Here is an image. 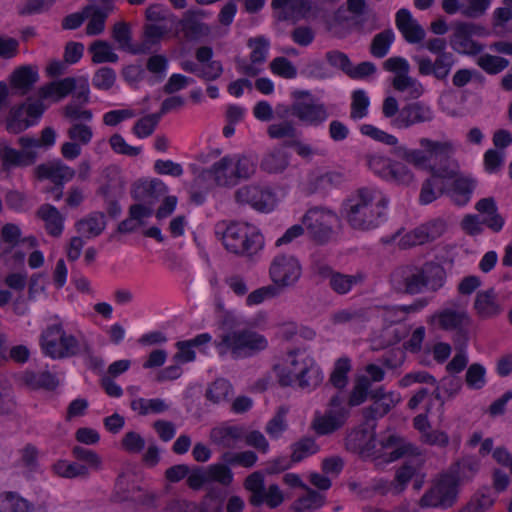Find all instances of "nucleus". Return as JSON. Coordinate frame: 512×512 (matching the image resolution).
<instances>
[{
  "label": "nucleus",
  "mask_w": 512,
  "mask_h": 512,
  "mask_svg": "<svg viewBox=\"0 0 512 512\" xmlns=\"http://www.w3.org/2000/svg\"><path fill=\"white\" fill-rule=\"evenodd\" d=\"M166 34V28L155 24H146L144 26L143 40L136 45L135 49H131L134 55L150 54L153 48L157 46Z\"/></svg>",
  "instance_id": "obj_31"
},
{
  "label": "nucleus",
  "mask_w": 512,
  "mask_h": 512,
  "mask_svg": "<svg viewBox=\"0 0 512 512\" xmlns=\"http://www.w3.org/2000/svg\"><path fill=\"white\" fill-rule=\"evenodd\" d=\"M46 107L41 100L31 103L23 102L13 106L6 118V129L12 134H19L36 124Z\"/></svg>",
  "instance_id": "obj_12"
},
{
  "label": "nucleus",
  "mask_w": 512,
  "mask_h": 512,
  "mask_svg": "<svg viewBox=\"0 0 512 512\" xmlns=\"http://www.w3.org/2000/svg\"><path fill=\"white\" fill-rule=\"evenodd\" d=\"M273 284L282 291L283 288L293 286L301 277L302 267L299 260L292 255L276 256L269 269Z\"/></svg>",
  "instance_id": "obj_13"
},
{
  "label": "nucleus",
  "mask_w": 512,
  "mask_h": 512,
  "mask_svg": "<svg viewBox=\"0 0 512 512\" xmlns=\"http://www.w3.org/2000/svg\"><path fill=\"white\" fill-rule=\"evenodd\" d=\"M496 495L491 487L482 486L471 497L470 501L462 508L461 512H484L493 506Z\"/></svg>",
  "instance_id": "obj_33"
},
{
  "label": "nucleus",
  "mask_w": 512,
  "mask_h": 512,
  "mask_svg": "<svg viewBox=\"0 0 512 512\" xmlns=\"http://www.w3.org/2000/svg\"><path fill=\"white\" fill-rule=\"evenodd\" d=\"M392 404H386V401L373 400V403L362 409V416L366 425L371 421L375 422L390 412Z\"/></svg>",
  "instance_id": "obj_64"
},
{
  "label": "nucleus",
  "mask_w": 512,
  "mask_h": 512,
  "mask_svg": "<svg viewBox=\"0 0 512 512\" xmlns=\"http://www.w3.org/2000/svg\"><path fill=\"white\" fill-rule=\"evenodd\" d=\"M296 380L301 389H314L323 381V373L312 359L306 358L301 363Z\"/></svg>",
  "instance_id": "obj_27"
},
{
  "label": "nucleus",
  "mask_w": 512,
  "mask_h": 512,
  "mask_svg": "<svg viewBox=\"0 0 512 512\" xmlns=\"http://www.w3.org/2000/svg\"><path fill=\"white\" fill-rule=\"evenodd\" d=\"M225 248L242 256H252L264 246V237L254 226L247 223H232L223 232Z\"/></svg>",
  "instance_id": "obj_5"
},
{
  "label": "nucleus",
  "mask_w": 512,
  "mask_h": 512,
  "mask_svg": "<svg viewBox=\"0 0 512 512\" xmlns=\"http://www.w3.org/2000/svg\"><path fill=\"white\" fill-rule=\"evenodd\" d=\"M364 276L361 273L356 275H347L340 272H334L329 279L330 288L339 295L347 294L354 285L362 283Z\"/></svg>",
  "instance_id": "obj_40"
},
{
  "label": "nucleus",
  "mask_w": 512,
  "mask_h": 512,
  "mask_svg": "<svg viewBox=\"0 0 512 512\" xmlns=\"http://www.w3.org/2000/svg\"><path fill=\"white\" fill-rule=\"evenodd\" d=\"M384 179L398 185H409L413 179V173L402 163L392 162Z\"/></svg>",
  "instance_id": "obj_54"
},
{
  "label": "nucleus",
  "mask_w": 512,
  "mask_h": 512,
  "mask_svg": "<svg viewBox=\"0 0 512 512\" xmlns=\"http://www.w3.org/2000/svg\"><path fill=\"white\" fill-rule=\"evenodd\" d=\"M420 145L430 154L433 164L425 166L432 178L452 179L458 175L459 166L452 158L454 147L451 142L433 141L428 138L420 139Z\"/></svg>",
  "instance_id": "obj_6"
},
{
  "label": "nucleus",
  "mask_w": 512,
  "mask_h": 512,
  "mask_svg": "<svg viewBox=\"0 0 512 512\" xmlns=\"http://www.w3.org/2000/svg\"><path fill=\"white\" fill-rule=\"evenodd\" d=\"M270 198V192L253 185L243 186L235 192V199L238 203L249 204L254 209L261 212L269 210L268 201Z\"/></svg>",
  "instance_id": "obj_20"
},
{
  "label": "nucleus",
  "mask_w": 512,
  "mask_h": 512,
  "mask_svg": "<svg viewBox=\"0 0 512 512\" xmlns=\"http://www.w3.org/2000/svg\"><path fill=\"white\" fill-rule=\"evenodd\" d=\"M103 212L95 211L81 218L75 223V229L86 238L99 236L106 228V219Z\"/></svg>",
  "instance_id": "obj_29"
},
{
  "label": "nucleus",
  "mask_w": 512,
  "mask_h": 512,
  "mask_svg": "<svg viewBox=\"0 0 512 512\" xmlns=\"http://www.w3.org/2000/svg\"><path fill=\"white\" fill-rule=\"evenodd\" d=\"M414 61L418 64L419 74L422 76H433L438 81H446L456 58L452 53L436 55L434 61L429 57L415 56Z\"/></svg>",
  "instance_id": "obj_14"
},
{
  "label": "nucleus",
  "mask_w": 512,
  "mask_h": 512,
  "mask_svg": "<svg viewBox=\"0 0 512 512\" xmlns=\"http://www.w3.org/2000/svg\"><path fill=\"white\" fill-rule=\"evenodd\" d=\"M396 26L404 39L410 43H419L425 38V30L413 19L408 9L402 8L396 13Z\"/></svg>",
  "instance_id": "obj_19"
},
{
  "label": "nucleus",
  "mask_w": 512,
  "mask_h": 512,
  "mask_svg": "<svg viewBox=\"0 0 512 512\" xmlns=\"http://www.w3.org/2000/svg\"><path fill=\"white\" fill-rule=\"evenodd\" d=\"M167 191L168 187L160 179L154 178L150 181L139 180L133 184L131 196L135 201L152 206L161 196L165 195Z\"/></svg>",
  "instance_id": "obj_16"
},
{
  "label": "nucleus",
  "mask_w": 512,
  "mask_h": 512,
  "mask_svg": "<svg viewBox=\"0 0 512 512\" xmlns=\"http://www.w3.org/2000/svg\"><path fill=\"white\" fill-rule=\"evenodd\" d=\"M351 369L350 360L348 358H339L330 375L329 382L337 389H343L348 383V372Z\"/></svg>",
  "instance_id": "obj_57"
},
{
  "label": "nucleus",
  "mask_w": 512,
  "mask_h": 512,
  "mask_svg": "<svg viewBox=\"0 0 512 512\" xmlns=\"http://www.w3.org/2000/svg\"><path fill=\"white\" fill-rule=\"evenodd\" d=\"M38 179H49L53 184H64L74 178L76 171L61 160L40 164L35 169Z\"/></svg>",
  "instance_id": "obj_18"
},
{
  "label": "nucleus",
  "mask_w": 512,
  "mask_h": 512,
  "mask_svg": "<svg viewBox=\"0 0 512 512\" xmlns=\"http://www.w3.org/2000/svg\"><path fill=\"white\" fill-rule=\"evenodd\" d=\"M220 328L223 333L214 341L220 356L229 353L234 360L246 359L258 355L268 347L264 335L252 328L240 327V322L232 312H224Z\"/></svg>",
  "instance_id": "obj_1"
},
{
  "label": "nucleus",
  "mask_w": 512,
  "mask_h": 512,
  "mask_svg": "<svg viewBox=\"0 0 512 512\" xmlns=\"http://www.w3.org/2000/svg\"><path fill=\"white\" fill-rule=\"evenodd\" d=\"M232 392V385L223 378L216 379L206 390V398L214 404L228 398Z\"/></svg>",
  "instance_id": "obj_53"
},
{
  "label": "nucleus",
  "mask_w": 512,
  "mask_h": 512,
  "mask_svg": "<svg viewBox=\"0 0 512 512\" xmlns=\"http://www.w3.org/2000/svg\"><path fill=\"white\" fill-rule=\"evenodd\" d=\"M337 222V215L322 207L310 208L302 217L309 238L318 245H325L333 239Z\"/></svg>",
  "instance_id": "obj_9"
},
{
  "label": "nucleus",
  "mask_w": 512,
  "mask_h": 512,
  "mask_svg": "<svg viewBox=\"0 0 512 512\" xmlns=\"http://www.w3.org/2000/svg\"><path fill=\"white\" fill-rule=\"evenodd\" d=\"M293 117L306 126L318 127L329 117L326 106L317 102L308 90H294L291 93Z\"/></svg>",
  "instance_id": "obj_10"
},
{
  "label": "nucleus",
  "mask_w": 512,
  "mask_h": 512,
  "mask_svg": "<svg viewBox=\"0 0 512 512\" xmlns=\"http://www.w3.org/2000/svg\"><path fill=\"white\" fill-rule=\"evenodd\" d=\"M247 46L252 48L250 60L252 64H262L266 61L268 49L270 46L269 40L264 36H257L250 38L247 41Z\"/></svg>",
  "instance_id": "obj_55"
},
{
  "label": "nucleus",
  "mask_w": 512,
  "mask_h": 512,
  "mask_svg": "<svg viewBox=\"0 0 512 512\" xmlns=\"http://www.w3.org/2000/svg\"><path fill=\"white\" fill-rule=\"evenodd\" d=\"M395 39L392 29L388 28L376 34L370 44V53L376 58L385 57Z\"/></svg>",
  "instance_id": "obj_43"
},
{
  "label": "nucleus",
  "mask_w": 512,
  "mask_h": 512,
  "mask_svg": "<svg viewBox=\"0 0 512 512\" xmlns=\"http://www.w3.org/2000/svg\"><path fill=\"white\" fill-rule=\"evenodd\" d=\"M280 8L283 9L284 14L282 19L299 20L309 17L312 6L310 0H292L286 6Z\"/></svg>",
  "instance_id": "obj_49"
},
{
  "label": "nucleus",
  "mask_w": 512,
  "mask_h": 512,
  "mask_svg": "<svg viewBox=\"0 0 512 512\" xmlns=\"http://www.w3.org/2000/svg\"><path fill=\"white\" fill-rule=\"evenodd\" d=\"M477 65L486 73L494 75L507 68L509 60L500 56L484 54L478 58Z\"/></svg>",
  "instance_id": "obj_59"
},
{
  "label": "nucleus",
  "mask_w": 512,
  "mask_h": 512,
  "mask_svg": "<svg viewBox=\"0 0 512 512\" xmlns=\"http://www.w3.org/2000/svg\"><path fill=\"white\" fill-rule=\"evenodd\" d=\"M160 121V114L153 113L140 118L133 126V133L138 138L150 136Z\"/></svg>",
  "instance_id": "obj_62"
},
{
  "label": "nucleus",
  "mask_w": 512,
  "mask_h": 512,
  "mask_svg": "<svg viewBox=\"0 0 512 512\" xmlns=\"http://www.w3.org/2000/svg\"><path fill=\"white\" fill-rule=\"evenodd\" d=\"M97 2L98 0H90V4L85 6L91 7L88 17L90 21L86 26V33L92 36L99 35L104 31L105 21L114 9V4H110L108 0L99 2L100 5Z\"/></svg>",
  "instance_id": "obj_21"
},
{
  "label": "nucleus",
  "mask_w": 512,
  "mask_h": 512,
  "mask_svg": "<svg viewBox=\"0 0 512 512\" xmlns=\"http://www.w3.org/2000/svg\"><path fill=\"white\" fill-rule=\"evenodd\" d=\"M460 481V475H455L451 471L441 476L436 487L439 489V494H441L442 508H449L454 505L458 497Z\"/></svg>",
  "instance_id": "obj_25"
},
{
  "label": "nucleus",
  "mask_w": 512,
  "mask_h": 512,
  "mask_svg": "<svg viewBox=\"0 0 512 512\" xmlns=\"http://www.w3.org/2000/svg\"><path fill=\"white\" fill-rule=\"evenodd\" d=\"M211 439L225 448H234L238 441L244 439L245 427L240 425L217 427L211 430Z\"/></svg>",
  "instance_id": "obj_30"
},
{
  "label": "nucleus",
  "mask_w": 512,
  "mask_h": 512,
  "mask_svg": "<svg viewBox=\"0 0 512 512\" xmlns=\"http://www.w3.org/2000/svg\"><path fill=\"white\" fill-rule=\"evenodd\" d=\"M392 153L406 162L413 164L416 167H422L425 169V166H428L426 163L431 161L430 154L424 150H408L404 146H396L393 148Z\"/></svg>",
  "instance_id": "obj_45"
},
{
  "label": "nucleus",
  "mask_w": 512,
  "mask_h": 512,
  "mask_svg": "<svg viewBox=\"0 0 512 512\" xmlns=\"http://www.w3.org/2000/svg\"><path fill=\"white\" fill-rule=\"evenodd\" d=\"M438 320L439 327L443 330H457L470 325V318L463 309L453 307L444 308L433 315Z\"/></svg>",
  "instance_id": "obj_23"
},
{
  "label": "nucleus",
  "mask_w": 512,
  "mask_h": 512,
  "mask_svg": "<svg viewBox=\"0 0 512 512\" xmlns=\"http://www.w3.org/2000/svg\"><path fill=\"white\" fill-rule=\"evenodd\" d=\"M291 458L294 463H298L310 455L319 451V445L312 437H303L291 445Z\"/></svg>",
  "instance_id": "obj_46"
},
{
  "label": "nucleus",
  "mask_w": 512,
  "mask_h": 512,
  "mask_svg": "<svg viewBox=\"0 0 512 512\" xmlns=\"http://www.w3.org/2000/svg\"><path fill=\"white\" fill-rule=\"evenodd\" d=\"M449 188H439L440 194H446L450 200L457 206L466 205L472 196L476 187V180L471 177H454Z\"/></svg>",
  "instance_id": "obj_17"
},
{
  "label": "nucleus",
  "mask_w": 512,
  "mask_h": 512,
  "mask_svg": "<svg viewBox=\"0 0 512 512\" xmlns=\"http://www.w3.org/2000/svg\"><path fill=\"white\" fill-rule=\"evenodd\" d=\"M113 39L119 44V48L131 53L136 45L131 44L132 36L129 25L125 22H117L112 31Z\"/></svg>",
  "instance_id": "obj_63"
},
{
  "label": "nucleus",
  "mask_w": 512,
  "mask_h": 512,
  "mask_svg": "<svg viewBox=\"0 0 512 512\" xmlns=\"http://www.w3.org/2000/svg\"><path fill=\"white\" fill-rule=\"evenodd\" d=\"M38 80L37 68L30 65L17 68L10 76L12 88L19 90L21 95L27 94Z\"/></svg>",
  "instance_id": "obj_26"
},
{
  "label": "nucleus",
  "mask_w": 512,
  "mask_h": 512,
  "mask_svg": "<svg viewBox=\"0 0 512 512\" xmlns=\"http://www.w3.org/2000/svg\"><path fill=\"white\" fill-rule=\"evenodd\" d=\"M257 168V163L254 159L248 156H240L235 163V170L233 171L232 181L248 180L251 178Z\"/></svg>",
  "instance_id": "obj_56"
},
{
  "label": "nucleus",
  "mask_w": 512,
  "mask_h": 512,
  "mask_svg": "<svg viewBox=\"0 0 512 512\" xmlns=\"http://www.w3.org/2000/svg\"><path fill=\"white\" fill-rule=\"evenodd\" d=\"M92 54V63H116L119 56L113 51L112 45L105 40H96L88 48Z\"/></svg>",
  "instance_id": "obj_39"
},
{
  "label": "nucleus",
  "mask_w": 512,
  "mask_h": 512,
  "mask_svg": "<svg viewBox=\"0 0 512 512\" xmlns=\"http://www.w3.org/2000/svg\"><path fill=\"white\" fill-rule=\"evenodd\" d=\"M73 94V99L80 105H85L90 101V87L87 77L81 76L66 77L61 80L51 81L38 91L39 99H53L58 102L68 95Z\"/></svg>",
  "instance_id": "obj_7"
},
{
  "label": "nucleus",
  "mask_w": 512,
  "mask_h": 512,
  "mask_svg": "<svg viewBox=\"0 0 512 512\" xmlns=\"http://www.w3.org/2000/svg\"><path fill=\"white\" fill-rule=\"evenodd\" d=\"M54 472L64 478H86L89 475V470L86 465L77 462H68L66 460H59L53 465Z\"/></svg>",
  "instance_id": "obj_44"
},
{
  "label": "nucleus",
  "mask_w": 512,
  "mask_h": 512,
  "mask_svg": "<svg viewBox=\"0 0 512 512\" xmlns=\"http://www.w3.org/2000/svg\"><path fill=\"white\" fill-rule=\"evenodd\" d=\"M307 494L299 497L292 505L295 512H307L319 508L324 504L325 497L308 487Z\"/></svg>",
  "instance_id": "obj_47"
},
{
  "label": "nucleus",
  "mask_w": 512,
  "mask_h": 512,
  "mask_svg": "<svg viewBox=\"0 0 512 512\" xmlns=\"http://www.w3.org/2000/svg\"><path fill=\"white\" fill-rule=\"evenodd\" d=\"M445 280V269L436 262H426L421 267H401L392 274L394 289L410 295L421 293L425 288L437 291L443 287Z\"/></svg>",
  "instance_id": "obj_3"
},
{
  "label": "nucleus",
  "mask_w": 512,
  "mask_h": 512,
  "mask_svg": "<svg viewBox=\"0 0 512 512\" xmlns=\"http://www.w3.org/2000/svg\"><path fill=\"white\" fill-rule=\"evenodd\" d=\"M116 81L115 71L107 66L100 67L92 77V85L102 91L110 90Z\"/></svg>",
  "instance_id": "obj_61"
},
{
  "label": "nucleus",
  "mask_w": 512,
  "mask_h": 512,
  "mask_svg": "<svg viewBox=\"0 0 512 512\" xmlns=\"http://www.w3.org/2000/svg\"><path fill=\"white\" fill-rule=\"evenodd\" d=\"M36 215L45 222L47 232L53 237H59L64 228V217L59 210L51 204L41 205Z\"/></svg>",
  "instance_id": "obj_28"
},
{
  "label": "nucleus",
  "mask_w": 512,
  "mask_h": 512,
  "mask_svg": "<svg viewBox=\"0 0 512 512\" xmlns=\"http://www.w3.org/2000/svg\"><path fill=\"white\" fill-rule=\"evenodd\" d=\"M267 134L272 139L295 140L299 137L300 132L297 130L293 122L285 120L280 123L269 125L267 128Z\"/></svg>",
  "instance_id": "obj_50"
},
{
  "label": "nucleus",
  "mask_w": 512,
  "mask_h": 512,
  "mask_svg": "<svg viewBox=\"0 0 512 512\" xmlns=\"http://www.w3.org/2000/svg\"><path fill=\"white\" fill-rule=\"evenodd\" d=\"M350 417V409L344 405V398L336 393L328 402L323 414L316 412L311 428L319 436L333 434L340 430Z\"/></svg>",
  "instance_id": "obj_8"
},
{
  "label": "nucleus",
  "mask_w": 512,
  "mask_h": 512,
  "mask_svg": "<svg viewBox=\"0 0 512 512\" xmlns=\"http://www.w3.org/2000/svg\"><path fill=\"white\" fill-rule=\"evenodd\" d=\"M24 384L30 389H45L54 390L59 382L55 375L48 371L36 373L33 371H26L22 377Z\"/></svg>",
  "instance_id": "obj_36"
},
{
  "label": "nucleus",
  "mask_w": 512,
  "mask_h": 512,
  "mask_svg": "<svg viewBox=\"0 0 512 512\" xmlns=\"http://www.w3.org/2000/svg\"><path fill=\"white\" fill-rule=\"evenodd\" d=\"M258 457L253 451H244L239 453L225 452L221 456V460L226 465H240L242 467L250 468L255 465Z\"/></svg>",
  "instance_id": "obj_60"
},
{
  "label": "nucleus",
  "mask_w": 512,
  "mask_h": 512,
  "mask_svg": "<svg viewBox=\"0 0 512 512\" xmlns=\"http://www.w3.org/2000/svg\"><path fill=\"white\" fill-rule=\"evenodd\" d=\"M422 467V461L420 459L406 460L395 473L394 489L396 493L402 492L409 481L419 474Z\"/></svg>",
  "instance_id": "obj_34"
},
{
  "label": "nucleus",
  "mask_w": 512,
  "mask_h": 512,
  "mask_svg": "<svg viewBox=\"0 0 512 512\" xmlns=\"http://www.w3.org/2000/svg\"><path fill=\"white\" fill-rule=\"evenodd\" d=\"M381 446L382 448H393L389 453L388 461H395L407 455L419 454L416 447L396 435H389L385 440H382Z\"/></svg>",
  "instance_id": "obj_35"
},
{
  "label": "nucleus",
  "mask_w": 512,
  "mask_h": 512,
  "mask_svg": "<svg viewBox=\"0 0 512 512\" xmlns=\"http://www.w3.org/2000/svg\"><path fill=\"white\" fill-rule=\"evenodd\" d=\"M56 133L51 127H46L42 130L41 140L22 136L18 139V144L22 150H17L5 142L0 143V160L2 162V170L9 172L16 167H28L33 165L37 159V152L32 148L40 147L41 145L52 146L55 143Z\"/></svg>",
  "instance_id": "obj_4"
},
{
  "label": "nucleus",
  "mask_w": 512,
  "mask_h": 512,
  "mask_svg": "<svg viewBox=\"0 0 512 512\" xmlns=\"http://www.w3.org/2000/svg\"><path fill=\"white\" fill-rule=\"evenodd\" d=\"M434 118L431 108L422 102H411L404 105L392 125L397 128H409L415 124L430 122Z\"/></svg>",
  "instance_id": "obj_15"
},
{
  "label": "nucleus",
  "mask_w": 512,
  "mask_h": 512,
  "mask_svg": "<svg viewBox=\"0 0 512 512\" xmlns=\"http://www.w3.org/2000/svg\"><path fill=\"white\" fill-rule=\"evenodd\" d=\"M497 295L493 288L478 292L474 307L482 318H490L500 313L501 308L496 301Z\"/></svg>",
  "instance_id": "obj_32"
},
{
  "label": "nucleus",
  "mask_w": 512,
  "mask_h": 512,
  "mask_svg": "<svg viewBox=\"0 0 512 512\" xmlns=\"http://www.w3.org/2000/svg\"><path fill=\"white\" fill-rule=\"evenodd\" d=\"M451 48L459 54L475 56L484 50V45L474 41L472 37L462 29L453 25V33L449 37Z\"/></svg>",
  "instance_id": "obj_22"
},
{
  "label": "nucleus",
  "mask_w": 512,
  "mask_h": 512,
  "mask_svg": "<svg viewBox=\"0 0 512 512\" xmlns=\"http://www.w3.org/2000/svg\"><path fill=\"white\" fill-rule=\"evenodd\" d=\"M33 505L14 492L0 496V512H31Z\"/></svg>",
  "instance_id": "obj_42"
},
{
  "label": "nucleus",
  "mask_w": 512,
  "mask_h": 512,
  "mask_svg": "<svg viewBox=\"0 0 512 512\" xmlns=\"http://www.w3.org/2000/svg\"><path fill=\"white\" fill-rule=\"evenodd\" d=\"M41 346L45 354L56 359L75 356L80 353V343L73 335H68L61 324L49 326L41 335Z\"/></svg>",
  "instance_id": "obj_11"
},
{
  "label": "nucleus",
  "mask_w": 512,
  "mask_h": 512,
  "mask_svg": "<svg viewBox=\"0 0 512 512\" xmlns=\"http://www.w3.org/2000/svg\"><path fill=\"white\" fill-rule=\"evenodd\" d=\"M288 165L289 159L287 153L280 148H274L263 157L260 168L270 174L282 173Z\"/></svg>",
  "instance_id": "obj_37"
},
{
  "label": "nucleus",
  "mask_w": 512,
  "mask_h": 512,
  "mask_svg": "<svg viewBox=\"0 0 512 512\" xmlns=\"http://www.w3.org/2000/svg\"><path fill=\"white\" fill-rule=\"evenodd\" d=\"M168 68V59L165 55L155 54L150 56L146 62L145 71H149L153 76L149 79L151 84L162 82Z\"/></svg>",
  "instance_id": "obj_48"
},
{
  "label": "nucleus",
  "mask_w": 512,
  "mask_h": 512,
  "mask_svg": "<svg viewBox=\"0 0 512 512\" xmlns=\"http://www.w3.org/2000/svg\"><path fill=\"white\" fill-rule=\"evenodd\" d=\"M370 388V378L366 375L358 376L348 397V408L359 406L370 398Z\"/></svg>",
  "instance_id": "obj_41"
},
{
  "label": "nucleus",
  "mask_w": 512,
  "mask_h": 512,
  "mask_svg": "<svg viewBox=\"0 0 512 512\" xmlns=\"http://www.w3.org/2000/svg\"><path fill=\"white\" fill-rule=\"evenodd\" d=\"M475 209L485 215L482 219L483 225H486L493 232H499L502 230L505 220L498 213V208L496 201L493 197H486L480 199L476 205Z\"/></svg>",
  "instance_id": "obj_24"
},
{
  "label": "nucleus",
  "mask_w": 512,
  "mask_h": 512,
  "mask_svg": "<svg viewBox=\"0 0 512 512\" xmlns=\"http://www.w3.org/2000/svg\"><path fill=\"white\" fill-rule=\"evenodd\" d=\"M376 191L360 188L344 203V216L353 229L370 230L379 226L387 199H376Z\"/></svg>",
  "instance_id": "obj_2"
},
{
  "label": "nucleus",
  "mask_w": 512,
  "mask_h": 512,
  "mask_svg": "<svg viewBox=\"0 0 512 512\" xmlns=\"http://www.w3.org/2000/svg\"><path fill=\"white\" fill-rule=\"evenodd\" d=\"M178 25L185 33V37L191 40L207 35L210 32L206 24L195 18V12L192 10L185 12L183 18L179 20Z\"/></svg>",
  "instance_id": "obj_38"
},
{
  "label": "nucleus",
  "mask_w": 512,
  "mask_h": 512,
  "mask_svg": "<svg viewBox=\"0 0 512 512\" xmlns=\"http://www.w3.org/2000/svg\"><path fill=\"white\" fill-rule=\"evenodd\" d=\"M394 89L403 92L407 89H411V95L414 98H418L423 93V86L418 82L417 79L409 76V72H404L396 75L392 81Z\"/></svg>",
  "instance_id": "obj_58"
},
{
  "label": "nucleus",
  "mask_w": 512,
  "mask_h": 512,
  "mask_svg": "<svg viewBox=\"0 0 512 512\" xmlns=\"http://www.w3.org/2000/svg\"><path fill=\"white\" fill-rule=\"evenodd\" d=\"M350 118L354 121L363 119L368 114L369 97L364 90L358 89L352 93Z\"/></svg>",
  "instance_id": "obj_52"
},
{
  "label": "nucleus",
  "mask_w": 512,
  "mask_h": 512,
  "mask_svg": "<svg viewBox=\"0 0 512 512\" xmlns=\"http://www.w3.org/2000/svg\"><path fill=\"white\" fill-rule=\"evenodd\" d=\"M233 161L230 157L225 156L219 161L215 162L211 167L212 179L217 185L220 186H234L236 181H232V175H226L227 169L232 165Z\"/></svg>",
  "instance_id": "obj_51"
}]
</instances>
